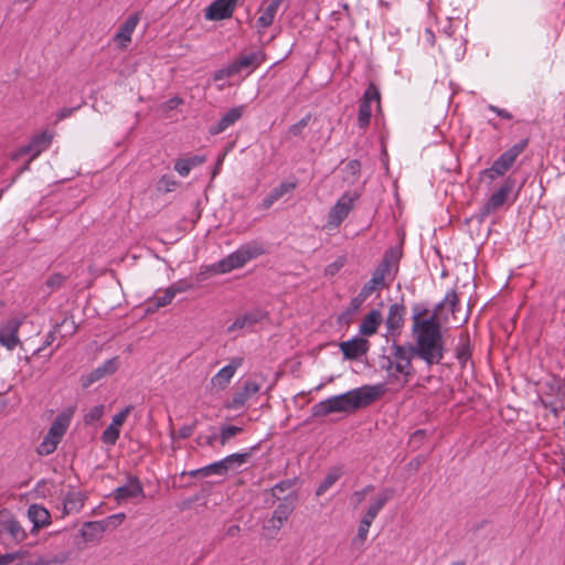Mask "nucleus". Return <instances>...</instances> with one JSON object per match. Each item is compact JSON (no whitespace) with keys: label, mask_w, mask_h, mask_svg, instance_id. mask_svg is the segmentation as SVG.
<instances>
[{"label":"nucleus","mask_w":565,"mask_h":565,"mask_svg":"<svg viewBox=\"0 0 565 565\" xmlns=\"http://www.w3.org/2000/svg\"><path fill=\"white\" fill-rule=\"evenodd\" d=\"M387 286L386 282L381 281L377 277L372 275L371 279L360 290L361 298L367 299L374 291H380Z\"/></svg>","instance_id":"obj_38"},{"label":"nucleus","mask_w":565,"mask_h":565,"mask_svg":"<svg viewBox=\"0 0 565 565\" xmlns=\"http://www.w3.org/2000/svg\"><path fill=\"white\" fill-rule=\"evenodd\" d=\"M132 411V406H126L124 409H121L119 413L113 416L111 423L114 426L121 427L124 423L126 422L127 417L129 416L130 412Z\"/></svg>","instance_id":"obj_49"},{"label":"nucleus","mask_w":565,"mask_h":565,"mask_svg":"<svg viewBox=\"0 0 565 565\" xmlns=\"http://www.w3.org/2000/svg\"><path fill=\"white\" fill-rule=\"evenodd\" d=\"M294 483L295 482L292 480H282L271 488V494L277 499H280L279 493L289 490L294 486Z\"/></svg>","instance_id":"obj_50"},{"label":"nucleus","mask_w":565,"mask_h":565,"mask_svg":"<svg viewBox=\"0 0 565 565\" xmlns=\"http://www.w3.org/2000/svg\"><path fill=\"white\" fill-rule=\"evenodd\" d=\"M382 321V315L379 310H371L362 320L359 331L362 335H372L377 331Z\"/></svg>","instance_id":"obj_28"},{"label":"nucleus","mask_w":565,"mask_h":565,"mask_svg":"<svg viewBox=\"0 0 565 565\" xmlns=\"http://www.w3.org/2000/svg\"><path fill=\"white\" fill-rule=\"evenodd\" d=\"M295 188L296 183L292 182L280 183L264 198L262 207L265 210L269 209L276 201L282 198L286 193L291 192Z\"/></svg>","instance_id":"obj_29"},{"label":"nucleus","mask_w":565,"mask_h":565,"mask_svg":"<svg viewBox=\"0 0 565 565\" xmlns=\"http://www.w3.org/2000/svg\"><path fill=\"white\" fill-rule=\"evenodd\" d=\"M227 72H230V65H227L226 67L217 71L214 75V79H223V78H226V77H232L234 76L235 74H227Z\"/></svg>","instance_id":"obj_61"},{"label":"nucleus","mask_w":565,"mask_h":565,"mask_svg":"<svg viewBox=\"0 0 565 565\" xmlns=\"http://www.w3.org/2000/svg\"><path fill=\"white\" fill-rule=\"evenodd\" d=\"M169 288L173 291V295L181 294L188 291L192 288V284L186 280H179L169 286Z\"/></svg>","instance_id":"obj_52"},{"label":"nucleus","mask_w":565,"mask_h":565,"mask_svg":"<svg viewBox=\"0 0 565 565\" xmlns=\"http://www.w3.org/2000/svg\"><path fill=\"white\" fill-rule=\"evenodd\" d=\"M262 388V384L255 380H247L244 382L242 391L234 394L228 407L232 409H238L245 405L255 394Z\"/></svg>","instance_id":"obj_20"},{"label":"nucleus","mask_w":565,"mask_h":565,"mask_svg":"<svg viewBox=\"0 0 565 565\" xmlns=\"http://www.w3.org/2000/svg\"><path fill=\"white\" fill-rule=\"evenodd\" d=\"M73 415V408H66L56 415L47 433L36 448L38 455L49 456L56 450L71 425Z\"/></svg>","instance_id":"obj_4"},{"label":"nucleus","mask_w":565,"mask_h":565,"mask_svg":"<svg viewBox=\"0 0 565 565\" xmlns=\"http://www.w3.org/2000/svg\"><path fill=\"white\" fill-rule=\"evenodd\" d=\"M365 300L366 299L364 297L361 298V295L358 294L354 298L351 299L349 310L352 312L359 310Z\"/></svg>","instance_id":"obj_56"},{"label":"nucleus","mask_w":565,"mask_h":565,"mask_svg":"<svg viewBox=\"0 0 565 565\" xmlns=\"http://www.w3.org/2000/svg\"><path fill=\"white\" fill-rule=\"evenodd\" d=\"M77 108H78V107H72V108H67V107H65V108H62V109L57 113V115H56L57 120H63V119H65V118H67V117L72 116V115H73V113H74Z\"/></svg>","instance_id":"obj_60"},{"label":"nucleus","mask_w":565,"mask_h":565,"mask_svg":"<svg viewBox=\"0 0 565 565\" xmlns=\"http://www.w3.org/2000/svg\"><path fill=\"white\" fill-rule=\"evenodd\" d=\"M104 405H96L92 407L84 416L85 424H93L98 422L104 415Z\"/></svg>","instance_id":"obj_47"},{"label":"nucleus","mask_w":565,"mask_h":565,"mask_svg":"<svg viewBox=\"0 0 565 565\" xmlns=\"http://www.w3.org/2000/svg\"><path fill=\"white\" fill-rule=\"evenodd\" d=\"M516 185V180L513 177L505 178L500 186L495 189L488 198L483 213L490 214L498 211L503 204H505L512 195Z\"/></svg>","instance_id":"obj_7"},{"label":"nucleus","mask_w":565,"mask_h":565,"mask_svg":"<svg viewBox=\"0 0 565 565\" xmlns=\"http://www.w3.org/2000/svg\"><path fill=\"white\" fill-rule=\"evenodd\" d=\"M340 351L347 360H358L365 355L370 349V342L363 337H354L340 343Z\"/></svg>","instance_id":"obj_14"},{"label":"nucleus","mask_w":565,"mask_h":565,"mask_svg":"<svg viewBox=\"0 0 565 565\" xmlns=\"http://www.w3.org/2000/svg\"><path fill=\"white\" fill-rule=\"evenodd\" d=\"M488 109L495 113L499 117L503 118V119H512V114L509 113L507 109H503V108H499L497 106H493V105H489L488 106Z\"/></svg>","instance_id":"obj_58"},{"label":"nucleus","mask_w":565,"mask_h":565,"mask_svg":"<svg viewBox=\"0 0 565 565\" xmlns=\"http://www.w3.org/2000/svg\"><path fill=\"white\" fill-rule=\"evenodd\" d=\"M265 61V54L256 51L249 54L241 55L236 61L230 64L227 74H238L243 68L252 67L255 70Z\"/></svg>","instance_id":"obj_21"},{"label":"nucleus","mask_w":565,"mask_h":565,"mask_svg":"<svg viewBox=\"0 0 565 565\" xmlns=\"http://www.w3.org/2000/svg\"><path fill=\"white\" fill-rule=\"evenodd\" d=\"M375 102L380 106V92L374 84H370L365 89L361 103L359 105L358 125L364 129L369 126L372 116V103Z\"/></svg>","instance_id":"obj_10"},{"label":"nucleus","mask_w":565,"mask_h":565,"mask_svg":"<svg viewBox=\"0 0 565 565\" xmlns=\"http://www.w3.org/2000/svg\"><path fill=\"white\" fill-rule=\"evenodd\" d=\"M175 296L173 291L168 287L162 292L156 295L149 303V309H159L166 307L173 300Z\"/></svg>","instance_id":"obj_37"},{"label":"nucleus","mask_w":565,"mask_h":565,"mask_svg":"<svg viewBox=\"0 0 565 565\" xmlns=\"http://www.w3.org/2000/svg\"><path fill=\"white\" fill-rule=\"evenodd\" d=\"M342 476V470L340 467L331 468L326 478L321 481L316 490V495L320 497L326 493Z\"/></svg>","instance_id":"obj_35"},{"label":"nucleus","mask_w":565,"mask_h":565,"mask_svg":"<svg viewBox=\"0 0 565 565\" xmlns=\"http://www.w3.org/2000/svg\"><path fill=\"white\" fill-rule=\"evenodd\" d=\"M76 331L75 321L65 317L60 324H56L54 332L61 333L63 337L72 335Z\"/></svg>","instance_id":"obj_42"},{"label":"nucleus","mask_w":565,"mask_h":565,"mask_svg":"<svg viewBox=\"0 0 565 565\" xmlns=\"http://www.w3.org/2000/svg\"><path fill=\"white\" fill-rule=\"evenodd\" d=\"M311 119V115L308 114L303 118H301L296 124L291 125L288 129V135L297 137L300 136L303 131V129L308 126L309 121Z\"/></svg>","instance_id":"obj_48"},{"label":"nucleus","mask_w":565,"mask_h":565,"mask_svg":"<svg viewBox=\"0 0 565 565\" xmlns=\"http://www.w3.org/2000/svg\"><path fill=\"white\" fill-rule=\"evenodd\" d=\"M243 431L242 427L227 425L222 426L220 429L218 440L222 446H225L232 438Z\"/></svg>","instance_id":"obj_40"},{"label":"nucleus","mask_w":565,"mask_h":565,"mask_svg":"<svg viewBox=\"0 0 565 565\" xmlns=\"http://www.w3.org/2000/svg\"><path fill=\"white\" fill-rule=\"evenodd\" d=\"M282 2L284 0H269L257 19V25L262 29L270 26Z\"/></svg>","instance_id":"obj_25"},{"label":"nucleus","mask_w":565,"mask_h":565,"mask_svg":"<svg viewBox=\"0 0 565 565\" xmlns=\"http://www.w3.org/2000/svg\"><path fill=\"white\" fill-rule=\"evenodd\" d=\"M85 495L79 491L68 492L63 500V514L78 513L84 507Z\"/></svg>","instance_id":"obj_26"},{"label":"nucleus","mask_w":565,"mask_h":565,"mask_svg":"<svg viewBox=\"0 0 565 565\" xmlns=\"http://www.w3.org/2000/svg\"><path fill=\"white\" fill-rule=\"evenodd\" d=\"M119 367V360L118 358H113L109 360H106L102 365L94 369L92 372H89L87 375L83 376L82 379V386L88 387L93 383L114 374Z\"/></svg>","instance_id":"obj_16"},{"label":"nucleus","mask_w":565,"mask_h":565,"mask_svg":"<svg viewBox=\"0 0 565 565\" xmlns=\"http://www.w3.org/2000/svg\"><path fill=\"white\" fill-rule=\"evenodd\" d=\"M189 164V168L192 170L193 168L202 164L203 162H205V157L204 156H192V157H188V158H184Z\"/></svg>","instance_id":"obj_57"},{"label":"nucleus","mask_w":565,"mask_h":565,"mask_svg":"<svg viewBox=\"0 0 565 565\" xmlns=\"http://www.w3.org/2000/svg\"><path fill=\"white\" fill-rule=\"evenodd\" d=\"M211 475L223 476V473L221 471V468L218 467L217 461H215L213 463H210V465H207L205 467H202V468L196 469V470L191 472V476L207 477V476H211Z\"/></svg>","instance_id":"obj_46"},{"label":"nucleus","mask_w":565,"mask_h":565,"mask_svg":"<svg viewBox=\"0 0 565 565\" xmlns=\"http://www.w3.org/2000/svg\"><path fill=\"white\" fill-rule=\"evenodd\" d=\"M179 184L180 183L172 175L164 174L158 181V190L164 193L172 192Z\"/></svg>","instance_id":"obj_43"},{"label":"nucleus","mask_w":565,"mask_h":565,"mask_svg":"<svg viewBox=\"0 0 565 565\" xmlns=\"http://www.w3.org/2000/svg\"><path fill=\"white\" fill-rule=\"evenodd\" d=\"M403 307L396 303L390 307L388 315L386 318V327L390 331H394L401 328L403 323Z\"/></svg>","instance_id":"obj_36"},{"label":"nucleus","mask_w":565,"mask_h":565,"mask_svg":"<svg viewBox=\"0 0 565 565\" xmlns=\"http://www.w3.org/2000/svg\"><path fill=\"white\" fill-rule=\"evenodd\" d=\"M359 198L360 194L356 191L344 192L330 209L324 228L329 231L338 228L353 211Z\"/></svg>","instance_id":"obj_6"},{"label":"nucleus","mask_w":565,"mask_h":565,"mask_svg":"<svg viewBox=\"0 0 565 565\" xmlns=\"http://www.w3.org/2000/svg\"><path fill=\"white\" fill-rule=\"evenodd\" d=\"M143 494V489L136 477H130L128 481L121 486L115 489L114 497L118 502L136 498Z\"/></svg>","instance_id":"obj_22"},{"label":"nucleus","mask_w":565,"mask_h":565,"mask_svg":"<svg viewBox=\"0 0 565 565\" xmlns=\"http://www.w3.org/2000/svg\"><path fill=\"white\" fill-rule=\"evenodd\" d=\"M181 103H182V100L179 97L170 98L166 103V108L171 110V109L175 108L178 105H180Z\"/></svg>","instance_id":"obj_62"},{"label":"nucleus","mask_w":565,"mask_h":565,"mask_svg":"<svg viewBox=\"0 0 565 565\" xmlns=\"http://www.w3.org/2000/svg\"><path fill=\"white\" fill-rule=\"evenodd\" d=\"M344 266V258L340 257L326 267V275L334 276Z\"/></svg>","instance_id":"obj_53"},{"label":"nucleus","mask_w":565,"mask_h":565,"mask_svg":"<svg viewBox=\"0 0 565 565\" xmlns=\"http://www.w3.org/2000/svg\"><path fill=\"white\" fill-rule=\"evenodd\" d=\"M296 500V494L287 495L284 501L280 502L274 510L271 518L267 521L265 529L274 534H277L292 513Z\"/></svg>","instance_id":"obj_8"},{"label":"nucleus","mask_w":565,"mask_h":565,"mask_svg":"<svg viewBox=\"0 0 565 565\" xmlns=\"http://www.w3.org/2000/svg\"><path fill=\"white\" fill-rule=\"evenodd\" d=\"M262 318L260 312H250L243 315L241 317H237L233 323L227 328L228 332H234L241 329H244L246 327H252L255 323H257Z\"/></svg>","instance_id":"obj_34"},{"label":"nucleus","mask_w":565,"mask_h":565,"mask_svg":"<svg viewBox=\"0 0 565 565\" xmlns=\"http://www.w3.org/2000/svg\"><path fill=\"white\" fill-rule=\"evenodd\" d=\"M54 341V332H50L44 341V347L51 345Z\"/></svg>","instance_id":"obj_64"},{"label":"nucleus","mask_w":565,"mask_h":565,"mask_svg":"<svg viewBox=\"0 0 565 565\" xmlns=\"http://www.w3.org/2000/svg\"><path fill=\"white\" fill-rule=\"evenodd\" d=\"M443 307H449L451 315L454 317H456L457 311H459V309H460L459 298H458L456 290H454V289L449 290L446 294L444 300L435 307L433 313L429 316V317H435L436 321L439 324H440V320H439L438 316H439L440 309Z\"/></svg>","instance_id":"obj_27"},{"label":"nucleus","mask_w":565,"mask_h":565,"mask_svg":"<svg viewBox=\"0 0 565 565\" xmlns=\"http://www.w3.org/2000/svg\"><path fill=\"white\" fill-rule=\"evenodd\" d=\"M245 106L241 105L234 108H231L227 113H225L216 125L210 128V132L212 135H218L226 130L228 127L233 126L244 114Z\"/></svg>","instance_id":"obj_23"},{"label":"nucleus","mask_w":565,"mask_h":565,"mask_svg":"<svg viewBox=\"0 0 565 565\" xmlns=\"http://www.w3.org/2000/svg\"><path fill=\"white\" fill-rule=\"evenodd\" d=\"M422 313L413 317L414 345L394 344L391 356L386 358L383 367L390 379L403 384L407 383L414 373L412 360L414 356L423 360L427 366L439 364L445 354L441 326L435 317L422 318Z\"/></svg>","instance_id":"obj_1"},{"label":"nucleus","mask_w":565,"mask_h":565,"mask_svg":"<svg viewBox=\"0 0 565 565\" xmlns=\"http://www.w3.org/2000/svg\"><path fill=\"white\" fill-rule=\"evenodd\" d=\"M53 140V134L49 131H42L35 135L31 141L21 147L17 152L13 153L12 159L17 160L22 156H30V160L38 158L43 151L49 149Z\"/></svg>","instance_id":"obj_9"},{"label":"nucleus","mask_w":565,"mask_h":565,"mask_svg":"<svg viewBox=\"0 0 565 565\" xmlns=\"http://www.w3.org/2000/svg\"><path fill=\"white\" fill-rule=\"evenodd\" d=\"M248 454H232L226 456L225 458L217 461L218 467L223 476H225L230 470L241 467L243 463L247 461Z\"/></svg>","instance_id":"obj_32"},{"label":"nucleus","mask_w":565,"mask_h":565,"mask_svg":"<svg viewBox=\"0 0 565 565\" xmlns=\"http://www.w3.org/2000/svg\"><path fill=\"white\" fill-rule=\"evenodd\" d=\"M56 562H57L56 559H47V558L40 557L33 563V565H51Z\"/></svg>","instance_id":"obj_63"},{"label":"nucleus","mask_w":565,"mask_h":565,"mask_svg":"<svg viewBox=\"0 0 565 565\" xmlns=\"http://www.w3.org/2000/svg\"><path fill=\"white\" fill-rule=\"evenodd\" d=\"M373 490L374 487L372 484H369L361 490L354 491L350 498L352 507L358 508L364 501L365 497Z\"/></svg>","instance_id":"obj_45"},{"label":"nucleus","mask_w":565,"mask_h":565,"mask_svg":"<svg viewBox=\"0 0 565 565\" xmlns=\"http://www.w3.org/2000/svg\"><path fill=\"white\" fill-rule=\"evenodd\" d=\"M120 428L119 426H114L113 423L108 425V427L103 431L102 434V441L105 445L114 446L120 436Z\"/></svg>","instance_id":"obj_39"},{"label":"nucleus","mask_w":565,"mask_h":565,"mask_svg":"<svg viewBox=\"0 0 565 565\" xmlns=\"http://www.w3.org/2000/svg\"><path fill=\"white\" fill-rule=\"evenodd\" d=\"M471 358V348H470V339L469 334L466 332H461L459 335V342L456 348V359L460 366L466 367L467 363Z\"/></svg>","instance_id":"obj_30"},{"label":"nucleus","mask_w":565,"mask_h":565,"mask_svg":"<svg viewBox=\"0 0 565 565\" xmlns=\"http://www.w3.org/2000/svg\"><path fill=\"white\" fill-rule=\"evenodd\" d=\"M125 519V514L124 513H117V514H113L110 516H108L104 522L105 525H108V524H111V525H117V524H120Z\"/></svg>","instance_id":"obj_59"},{"label":"nucleus","mask_w":565,"mask_h":565,"mask_svg":"<svg viewBox=\"0 0 565 565\" xmlns=\"http://www.w3.org/2000/svg\"><path fill=\"white\" fill-rule=\"evenodd\" d=\"M264 243L250 241L241 245L236 250L221 259L215 266L218 273L226 274L234 269L244 267L248 262L266 254Z\"/></svg>","instance_id":"obj_3"},{"label":"nucleus","mask_w":565,"mask_h":565,"mask_svg":"<svg viewBox=\"0 0 565 565\" xmlns=\"http://www.w3.org/2000/svg\"><path fill=\"white\" fill-rule=\"evenodd\" d=\"M238 0H214L205 9V19L209 21H220L232 17Z\"/></svg>","instance_id":"obj_13"},{"label":"nucleus","mask_w":565,"mask_h":565,"mask_svg":"<svg viewBox=\"0 0 565 565\" xmlns=\"http://www.w3.org/2000/svg\"><path fill=\"white\" fill-rule=\"evenodd\" d=\"M0 532H6L15 542H23L28 534L21 523L8 512H0Z\"/></svg>","instance_id":"obj_15"},{"label":"nucleus","mask_w":565,"mask_h":565,"mask_svg":"<svg viewBox=\"0 0 565 565\" xmlns=\"http://www.w3.org/2000/svg\"><path fill=\"white\" fill-rule=\"evenodd\" d=\"M23 322L22 318H10L0 327V344L12 351L20 344L19 329Z\"/></svg>","instance_id":"obj_12"},{"label":"nucleus","mask_w":565,"mask_h":565,"mask_svg":"<svg viewBox=\"0 0 565 565\" xmlns=\"http://www.w3.org/2000/svg\"><path fill=\"white\" fill-rule=\"evenodd\" d=\"M399 258L401 254L397 249L387 250L372 275L383 282H386V279L393 280L395 273L397 271Z\"/></svg>","instance_id":"obj_11"},{"label":"nucleus","mask_w":565,"mask_h":565,"mask_svg":"<svg viewBox=\"0 0 565 565\" xmlns=\"http://www.w3.org/2000/svg\"><path fill=\"white\" fill-rule=\"evenodd\" d=\"M394 490L386 488L383 489L371 502L366 512L364 513L371 520H375L379 515L380 511L385 507V504L393 498Z\"/></svg>","instance_id":"obj_24"},{"label":"nucleus","mask_w":565,"mask_h":565,"mask_svg":"<svg viewBox=\"0 0 565 565\" xmlns=\"http://www.w3.org/2000/svg\"><path fill=\"white\" fill-rule=\"evenodd\" d=\"M242 358H234L232 361L223 366L212 379L211 385L213 388L224 390L234 377L237 369L242 365Z\"/></svg>","instance_id":"obj_17"},{"label":"nucleus","mask_w":565,"mask_h":565,"mask_svg":"<svg viewBox=\"0 0 565 565\" xmlns=\"http://www.w3.org/2000/svg\"><path fill=\"white\" fill-rule=\"evenodd\" d=\"M106 525L102 521L86 522L81 529V535L86 542L98 540L105 532Z\"/></svg>","instance_id":"obj_31"},{"label":"nucleus","mask_w":565,"mask_h":565,"mask_svg":"<svg viewBox=\"0 0 565 565\" xmlns=\"http://www.w3.org/2000/svg\"><path fill=\"white\" fill-rule=\"evenodd\" d=\"M527 143V139H523L501 153L490 168L480 171V181H486L488 184H491L495 179L504 177L513 167L516 158L525 150Z\"/></svg>","instance_id":"obj_5"},{"label":"nucleus","mask_w":565,"mask_h":565,"mask_svg":"<svg viewBox=\"0 0 565 565\" xmlns=\"http://www.w3.org/2000/svg\"><path fill=\"white\" fill-rule=\"evenodd\" d=\"M373 523V520L369 519L367 516L363 515L360 524L358 526V533H356V540H359L361 543H364L367 539L369 530Z\"/></svg>","instance_id":"obj_44"},{"label":"nucleus","mask_w":565,"mask_h":565,"mask_svg":"<svg viewBox=\"0 0 565 565\" xmlns=\"http://www.w3.org/2000/svg\"><path fill=\"white\" fill-rule=\"evenodd\" d=\"M195 428V424L183 425L178 430V436L182 439L190 437Z\"/></svg>","instance_id":"obj_55"},{"label":"nucleus","mask_w":565,"mask_h":565,"mask_svg":"<svg viewBox=\"0 0 565 565\" xmlns=\"http://www.w3.org/2000/svg\"><path fill=\"white\" fill-rule=\"evenodd\" d=\"M361 164L358 160H350L343 171L345 173L344 180L349 183H354L360 175Z\"/></svg>","instance_id":"obj_41"},{"label":"nucleus","mask_w":565,"mask_h":565,"mask_svg":"<svg viewBox=\"0 0 565 565\" xmlns=\"http://www.w3.org/2000/svg\"><path fill=\"white\" fill-rule=\"evenodd\" d=\"M26 515L32 523V534H35L40 529L47 527L52 522L49 510L41 504L33 503L29 505Z\"/></svg>","instance_id":"obj_19"},{"label":"nucleus","mask_w":565,"mask_h":565,"mask_svg":"<svg viewBox=\"0 0 565 565\" xmlns=\"http://www.w3.org/2000/svg\"><path fill=\"white\" fill-rule=\"evenodd\" d=\"M383 392L382 385L363 386L343 394L323 399L312 407L315 416H327L332 413L353 412L375 401Z\"/></svg>","instance_id":"obj_2"},{"label":"nucleus","mask_w":565,"mask_h":565,"mask_svg":"<svg viewBox=\"0 0 565 565\" xmlns=\"http://www.w3.org/2000/svg\"><path fill=\"white\" fill-rule=\"evenodd\" d=\"M64 281V277L60 274H54L51 277L47 278L46 285L47 287L54 289L60 287Z\"/></svg>","instance_id":"obj_54"},{"label":"nucleus","mask_w":565,"mask_h":565,"mask_svg":"<svg viewBox=\"0 0 565 565\" xmlns=\"http://www.w3.org/2000/svg\"><path fill=\"white\" fill-rule=\"evenodd\" d=\"M174 170L178 172V174L182 178H185L191 172V169L189 168V164L184 158H180L174 163Z\"/></svg>","instance_id":"obj_51"},{"label":"nucleus","mask_w":565,"mask_h":565,"mask_svg":"<svg viewBox=\"0 0 565 565\" xmlns=\"http://www.w3.org/2000/svg\"><path fill=\"white\" fill-rule=\"evenodd\" d=\"M138 23L139 15L137 13L126 19V21L120 25V28L113 38V41L117 45V47L121 50L127 49V46L131 42V35L135 32Z\"/></svg>","instance_id":"obj_18"},{"label":"nucleus","mask_w":565,"mask_h":565,"mask_svg":"<svg viewBox=\"0 0 565 565\" xmlns=\"http://www.w3.org/2000/svg\"><path fill=\"white\" fill-rule=\"evenodd\" d=\"M248 454H232L226 456L225 458L217 461L218 467L223 476H225L230 470L241 467L243 463L247 461Z\"/></svg>","instance_id":"obj_33"}]
</instances>
